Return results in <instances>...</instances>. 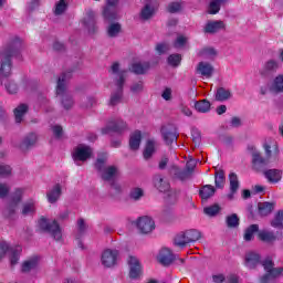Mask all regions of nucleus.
<instances>
[{"instance_id": "57", "label": "nucleus", "mask_w": 283, "mask_h": 283, "mask_svg": "<svg viewBox=\"0 0 283 283\" xmlns=\"http://www.w3.org/2000/svg\"><path fill=\"white\" fill-rule=\"evenodd\" d=\"M180 10H182V4L180 2H171L168 4V12L171 14L180 12Z\"/></svg>"}, {"instance_id": "32", "label": "nucleus", "mask_w": 283, "mask_h": 283, "mask_svg": "<svg viewBox=\"0 0 283 283\" xmlns=\"http://www.w3.org/2000/svg\"><path fill=\"white\" fill-rule=\"evenodd\" d=\"M186 233V240L188 244H191V242H198L202 238V233L196 229H190L184 231Z\"/></svg>"}, {"instance_id": "28", "label": "nucleus", "mask_w": 283, "mask_h": 283, "mask_svg": "<svg viewBox=\"0 0 283 283\" xmlns=\"http://www.w3.org/2000/svg\"><path fill=\"white\" fill-rule=\"evenodd\" d=\"M269 90L272 94H280L283 92V75H277L270 84Z\"/></svg>"}, {"instance_id": "30", "label": "nucleus", "mask_w": 283, "mask_h": 283, "mask_svg": "<svg viewBox=\"0 0 283 283\" xmlns=\"http://www.w3.org/2000/svg\"><path fill=\"white\" fill-rule=\"evenodd\" d=\"M154 185L158 191H161V193H167V191H169V182L165 181L160 175L154 177Z\"/></svg>"}, {"instance_id": "59", "label": "nucleus", "mask_w": 283, "mask_h": 283, "mask_svg": "<svg viewBox=\"0 0 283 283\" xmlns=\"http://www.w3.org/2000/svg\"><path fill=\"white\" fill-rule=\"evenodd\" d=\"M52 133L55 136V138H62L63 136V127L60 125L52 126Z\"/></svg>"}, {"instance_id": "21", "label": "nucleus", "mask_w": 283, "mask_h": 283, "mask_svg": "<svg viewBox=\"0 0 283 283\" xmlns=\"http://www.w3.org/2000/svg\"><path fill=\"white\" fill-rule=\"evenodd\" d=\"M271 163L266 157H262V155L258 150L252 151V165L254 169L260 170L262 167H266Z\"/></svg>"}, {"instance_id": "5", "label": "nucleus", "mask_w": 283, "mask_h": 283, "mask_svg": "<svg viewBox=\"0 0 283 283\" xmlns=\"http://www.w3.org/2000/svg\"><path fill=\"white\" fill-rule=\"evenodd\" d=\"M38 227L41 229V231H48L56 240L57 242H61L63 238V232L61 231V227L59 226V222L56 220L49 221L45 218H41L38 221Z\"/></svg>"}, {"instance_id": "11", "label": "nucleus", "mask_w": 283, "mask_h": 283, "mask_svg": "<svg viewBox=\"0 0 283 283\" xmlns=\"http://www.w3.org/2000/svg\"><path fill=\"white\" fill-rule=\"evenodd\" d=\"M263 148L265 151V158L270 163H277V158H280V147L277 146V142L274 139H268L263 144Z\"/></svg>"}, {"instance_id": "9", "label": "nucleus", "mask_w": 283, "mask_h": 283, "mask_svg": "<svg viewBox=\"0 0 283 283\" xmlns=\"http://www.w3.org/2000/svg\"><path fill=\"white\" fill-rule=\"evenodd\" d=\"M93 150L90 146L80 144L73 150V160L77 166H81V163H85L88 158H92Z\"/></svg>"}, {"instance_id": "35", "label": "nucleus", "mask_w": 283, "mask_h": 283, "mask_svg": "<svg viewBox=\"0 0 283 283\" xmlns=\"http://www.w3.org/2000/svg\"><path fill=\"white\" fill-rule=\"evenodd\" d=\"M229 0H210V4L208 8L209 14H218L220 12V8L223 3H227Z\"/></svg>"}, {"instance_id": "39", "label": "nucleus", "mask_w": 283, "mask_h": 283, "mask_svg": "<svg viewBox=\"0 0 283 283\" xmlns=\"http://www.w3.org/2000/svg\"><path fill=\"white\" fill-rule=\"evenodd\" d=\"M27 113H28V105L20 104L14 109L15 123H21V120H23V116H25Z\"/></svg>"}, {"instance_id": "13", "label": "nucleus", "mask_w": 283, "mask_h": 283, "mask_svg": "<svg viewBox=\"0 0 283 283\" xmlns=\"http://www.w3.org/2000/svg\"><path fill=\"white\" fill-rule=\"evenodd\" d=\"M118 0H107V4L104 8L103 17L106 21H116L118 19Z\"/></svg>"}, {"instance_id": "56", "label": "nucleus", "mask_w": 283, "mask_h": 283, "mask_svg": "<svg viewBox=\"0 0 283 283\" xmlns=\"http://www.w3.org/2000/svg\"><path fill=\"white\" fill-rule=\"evenodd\" d=\"M191 176V172L189 170H180V169H175V178H178V180H187Z\"/></svg>"}, {"instance_id": "47", "label": "nucleus", "mask_w": 283, "mask_h": 283, "mask_svg": "<svg viewBox=\"0 0 283 283\" xmlns=\"http://www.w3.org/2000/svg\"><path fill=\"white\" fill-rule=\"evenodd\" d=\"M273 203L271 202H263L259 203V212L261 216H269L271 211H273Z\"/></svg>"}, {"instance_id": "23", "label": "nucleus", "mask_w": 283, "mask_h": 283, "mask_svg": "<svg viewBox=\"0 0 283 283\" xmlns=\"http://www.w3.org/2000/svg\"><path fill=\"white\" fill-rule=\"evenodd\" d=\"M96 13L92 10L86 11V15L83 20V24L87 27L88 32L92 34L94 33V30H96V20H95Z\"/></svg>"}, {"instance_id": "27", "label": "nucleus", "mask_w": 283, "mask_h": 283, "mask_svg": "<svg viewBox=\"0 0 283 283\" xmlns=\"http://www.w3.org/2000/svg\"><path fill=\"white\" fill-rule=\"evenodd\" d=\"M277 67H280V63H277V61L269 60L264 63L261 70V74L262 76H269V74H271L272 72H276Z\"/></svg>"}, {"instance_id": "16", "label": "nucleus", "mask_w": 283, "mask_h": 283, "mask_svg": "<svg viewBox=\"0 0 283 283\" xmlns=\"http://www.w3.org/2000/svg\"><path fill=\"white\" fill-rule=\"evenodd\" d=\"M161 136L166 145H171V143L178 140V130L174 125H166L161 128Z\"/></svg>"}, {"instance_id": "46", "label": "nucleus", "mask_w": 283, "mask_h": 283, "mask_svg": "<svg viewBox=\"0 0 283 283\" xmlns=\"http://www.w3.org/2000/svg\"><path fill=\"white\" fill-rule=\"evenodd\" d=\"M189 241H187V234L185 232H180L175 237V247H187Z\"/></svg>"}, {"instance_id": "25", "label": "nucleus", "mask_w": 283, "mask_h": 283, "mask_svg": "<svg viewBox=\"0 0 283 283\" xmlns=\"http://www.w3.org/2000/svg\"><path fill=\"white\" fill-rule=\"evenodd\" d=\"M266 180L272 182V185H277L282 180V170L280 169H269L264 172Z\"/></svg>"}, {"instance_id": "26", "label": "nucleus", "mask_w": 283, "mask_h": 283, "mask_svg": "<svg viewBox=\"0 0 283 283\" xmlns=\"http://www.w3.org/2000/svg\"><path fill=\"white\" fill-rule=\"evenodd\" d=\"M143 140V134L140 130H135L129 138V147L133 151L140 149V142Z\"/></svg>"}, {"instance_id": "22", "label": "nucleus", "mask_w": 283, "mask_h": 283, "mask_svg": "<svg viewBox=\"0 0 283 283\" xmlns=\"http://www.w3.org/2000/svg\"><path fill=\"white\" fill-rule=\"evenodd\" d=\"M158 147V142L155 139H148L146 142L144 151H143V156L145 158V160H149V158H151V156H154V154H156V148Z\"/></svg>"}, {"instance_id": "3", "label": "nucleus", "mask_w": 283, "mask_h": 283, "mask_svg": "<svg viewBox=\"0 0 283 283\" xmlns=\"http://www.w3.org/2000/svg\"><path fill=\"white\" fill-rule=\"evenodd\" d=\"M70 78H72V73H64L57 80L56 95L61 96L64 109H71V107H74V99L72 98V95L67 93L65 87Z\"/></svg>"}, {"instance_id": "38", "label": "nucleus", "mask_w": 283, "mask_h": 283, "mask_svg": "<svg viewBox=\"0 0 283 283\" xmlns=\"http://www.w3.org/2000/svg\"><path fill=\"white\" fill-rule=\"evenodd\" d=\"M258 231H260V227L258 224H251L248 227L243 235L245 242H251V240H253L254 233H258Z\"/></svg>"}, {"instance_id": "53", "label": "nucleus", "mask_w": 283, "mask_h": 283, "mask_svg": "<svg viewBox=\"0 0 283 283\" xmlns=\"http://www.w3.org/2000/svg\"><path fill=\"white\" fill-rule=\"evenodd\" d=\"M203 212L206 213V216H210V217L218 216V213H220V206L213 205L210 207H206L203 209Z\"/></svg>"}, {"instance_id": "12", "label": "nucleus", "mask_w": 283, "mask_h": 283, "mask_svg": "<svg viewBox=\"0 0 283 283\" xmlns=\"http://www.w3.org/2000/svg\"><path fill=\"white\" fill-rule=\"evenodd\" d=\"M127 264L130 280H138V277L143 275V264H140V260L134 255H130L128 256Z\"/></svg>"}, {"instance_id": "55", "label": "nucleus", "mask_w": 283, "mask_h": 283, "mask_svg": "<svg viewBox=\"0 0 283 283\" xmlns=\"http://www.w3.org/2000/svg\"><path fill=\"white\" fill-rule=\"evenodd\" d=\"M4 87L8 92V94H17V92H19V85H17L14 83V81H8L6 84H4Z\"/></svg>"}, {"instance_id": "7", "label": "nucleus", "mask_w": 283, "mask_h": 283, "mask_svg": "<svg viewBox=\"0 0 283 283\" xmlns=\"http://www.w3.org/2000/svg\"><path fill=\"white\" fill-rule=\"evenodd\" d=\"M23 249L21 245H15V247H9L6 241H0V260L8 253L11 262V266H14L17 262H19V256L21 255V252Z\"/></svg>"}, {"instance_id": "36", "label": "nucleus", "mask_w": 283, "mask_h": 283, "mask_svg": "<svg viewBox=\"0 0 283 283\" xmlns=\"http://www.w3.org/2000/svg\"><path fill=\"white\" fill-rule=\"evenodd\" d=\"M199 193L202 200H209L216 193V188L211 185H206L200 189Z\"/></svg>"}, {"instance_id": "14", "label": "nucleus", "mask_w": 283, "mask_h": 283, "mask_svg": "<svg viewBox=\"0 0 283 283\" xmlns=\"http://www.w3.org/2000/svg\"><path fill=\"white\" fill-rule=\"evenodd\" d=\"M156 10H158V1L146 0L145 6L139 14L142 21H149V19L156 14Z\"/></svg>"}, {"instance_id": "52", "label": "nucleus", "mask_w": 283, "mask_h": 283, "mask_svg": "<svg viewBox=\"0 0 283 283\" xmlns=\"http://www.w3.org/2000/svg\"><path fill=\"white\" fill-rule=\"evenodd\" d=\"M271 226L275 229H280L283 227V211H279L274 217V220L271 222Z\"/></svg>"}, {"instance_id": "41", "label": "nucleus", "mask_w": 283, "mask_h": 283, "mask_svg": "<svg viewBox=\"0 0 283 283\" xmlns=\"http://www.w3.org/2000/svg\"><path fill=\"white\" fill-rule=\"evenodd\" d=\"M36 211V206L34 201L24 202L22 205L21 213L22 216H32Z\"/></svg>"}, {"instance_id": "1", "label": "nucleus", "mask_w": 283, "mask_h": 283, "mask_svg": "<svg viewBox=\"0 0 283 283\" xmlns=\"http://www.w3.org/2000/svg\"><path fill=\"white\" fill-rule=\"evenodd\" d=\"M111 74L115 81L116 91L112 93L108 105H118L123 101V85H125V78H127V71L120 69V64L115 62L111 66Z\"/></svg>"}, {"instance_id": "15", "label": "nucleus", "mask_w": 283, "mask_h": 283, "mask_svg": "<svg viewBox=\"0 0 283 283\" xmlns=\"http://www.w3.org/2000/svg\"><path fill=\"white\" fill-rule=\"evenodd\" d=\"M136 227L144 234L151 233L156 229V222L150 217H142L137 220Z\"/></svg>"}, {"instance_id": "40", "label": "nucleus", "mask_w": 283, "mask_h": 283, "mask_svg": "<svg viewBox=\"0 0 283 283\" xmlns=\"http://www.w3.org/2000/svg\"><path fill=\"white\" fill-rule=\"evenodd\" d=\"M195 108L197 112H200L201 114H207L209 109H211V103L207 99H202L200 102H196Z\"/></svg>"}, {"instance_id": "50", "label": "nucleus", "mask_w": 283, "mask_h": 283, "mask_svg": "<svg viewBox=\"0 0 283 283\" xmlns=\"http://www.w3.org/2000/svg\"><path fill=\"white\" fill-rule=\"evenodd\" d=\"M143 196H145V191L143 190V188H133L129 192V197L132 198V200H140L143 198Z\"/></svg>"}, {"instance_id": "17", "label": "nucleus", "mask_w": 283, "mask_h": 283, "mask_svg": "<svg viewBox=\"0 0 283 283\" xmlns=\"http://www.w3.org/2000/svg\"><path fill=\"white\" fill-rule=\"evenodd\" d=\"M196 70L197 74L203 78H211L213 72H216V69H213V65L209 62H199Z\"/></svg>"}, {"instance_id": "48", "label": "nucleus", "mask_w": 283, "mask_h": 283, "mask_svg": "<svg viewBox=\"0 0 283 283\" xmlns=\"http://www.w3.org/2000/svg\"><path fill=\"white\" fill-rule=\"evenodd\" d=\"M65 10H67V2L65 0H59L55 3L54 14L56 17H60V14L65 13Z\"/></svg>"}, {"instance_id": "58", "label": "nucleus", "mask_w": 283, "mask_h": 283, "mask_svg": "<svg viewBox=\"0 0 283 283\" xmlns=\"http://www.w3.org/2000/svg\"><path fill=\"white\" fill-rule=\"evenodd\" d=\"M12 168L9 165L0 164V176H10Z\"/></svg>"}, {"instance_id": "37", "label": "nucleus", "mask_w": 283, "mask_h": 283, "mask_svg": "<svg viewBox=\"0 0 283 283\" xmlns=\"http://www.w3.org/2000/svg\"><path fill=\"white\" fill-rule=\"evenodd\" d=\"M258 238H259V240H261V242H274L275 233H273L269 230H260L258 232Z\"/></svg>"}, {"instance_id": "6", "label": "nucleus", "mask_w": 283, "mask_h": 283, "mask_svg": "<svg viewBox=\"0 0 283 283\" xmlns=\"http://www.w3.org/2000/svg\"><path fill=\"white\" fill-rule=\"evenodd\" d=\"M262 264L265 271V275L261 277V283L275 282V280H277V277H280L283 273V269L275 268L271 259H265Z\"/></svg>"}, {"instance_id": "19", "label": "nucleus", "mask_w": 283, "mask_h": 283, "mask_svg": "<svg viewBox=\"0 0 283 283\" xmlns=\"http://www.w3.org/2000/svg\"><path fill=\"white\" fill-rule=\"evenodd\" d=\"M125 129H127V123L118 119L116 123H109L106 127L102 128V134H109V132L122 134Z\"/></svg>"}, {"instance_id": "18", "label": "nucleus", "mask_w": 283, "mask_h": 283, "mask_svg": "<svg viewBox=\"0 0 283 283\" xmlns=\"http://www.w3.org/2000/svg\"><path fill=\"white\" fill-rule=\"evenodd\" d=\"M157 260L164 266H169V264H171V262H174L175 256L169 248H164L159 251V253L157 255Z\"/></svg>"}, {"instance_id": "61", "label": "nucleus", "mask_w": 283, "mask_h": 283, "mask_svg": "<svg viewBox=\"0 0 283 283\" xmlns=\"http://www.w3.org/2000/svg\"><path fill=\"white\" fill-rule=\"evenodd\" d=\"M201 55L206 56L207 59H213V56H216V50L211 48L203 49Z\"/></svg>"}, {"instance_id": "54", "label": "nucleus", "mask_w": 283, "mask_h": 283, "mask_svg": "<svg viewBox=\"0 0 283 283\" xmlns=\"http://www.w3.org/2000/svg\"><path fill=\"white\" fill-rule=\"evenodd\" d=\"M181 61H182V57L180 56V54H172V55H169L168 57V64L171 65L172 67H178Z\"/></svg>"}, {"instance_id": "60", "label": "nucleus", "mask_w": 283, "mask_h": 283, "mask_svg": "<svg viewBox=\"0 0 283 283\" xmlns=\"http://www.w3.org/2000/svg\"><path fill=\"white\" fill-rule=\"evenodd\" d=\"M10 193V186L0 182V198H6Z\"/></svg>"}, {"instance_id": "29", "label": "nucleus", "mask_w": 283, "mask_h": 283, "mask_svg": "<svg viewBox=\"0 0 283 283\" xmlns=\"http://www.w3.org/2000/svg\"><path fill=\"white\" fill-rule=\"evenodd\" d=\"M120 32H123V27L118 22H113L106 28V34L109 39H116Z\"/></svg>"}, {"instance_id": "42", "label": "nucleus", "mask_w": 283, "mask_h": 283, "mask_svg": "<svg viewBox=\"0 0 283 283\" xmlns=\"http://www.w3.org/2000/svg\"><path fill=\"white\" fill-rule=\"evenodd\" d=\"M38 140L36 134L32 133L29 136H27L22 144L21 149H28V147H32V145H35Z\"/></svg>"}, {"instance_id": "63", "label": "nucleus", "mask_w": 283, "mask_h": 283, "mask_svg": "<svg viewBox=\"0 0 283 283\" xmlns=\"http://www.w3.org/2000/svg\"><path fill=\"white\" fill-rule=\"evenodd\" d=\"M179 112H181V114H184V116H191L193 113L191 112V108H189L187 105L185 104H180L179 105Z\"/></svg>"}, {"instance_id": "4", "label": "nucleus", "mask_w": 283, "mask_h": 283, "mask_svg": "<svg viewBox=\"0 0 283 283\" xmlns=\"http://www.w3.org/2000/svg\"><path fill=\"white\" fill-rule=\"evenodd\" d=\"M107 156H101L95 163V168L99 171L101 178L106 181H112L118 176V168L115 166H105Z\"/></svg>"}, {"instance_id": "43", "label": "nucleus", "mask_w": 283, "mask_h": 283, "mask_svg": "<svg viewBox=\"0 0 283 283\" xmlns=\"http://www.w3.org/2000/svg\"><path fill=\"white\" fill-rule=\"evenodd\" d=\"M226 222L229 229H235V227L240 226V218H238L237 213H232L226 218Z\"/></svg>"}, {"instance_id": "24", "label": "nucleus", "mask_w": 283, "mask_h": 283, "mask_svg": "<svg viewBox=\"0 0 283 283\" xmlns=\"http://www.w3.org/2000/svg\"><path fill=\"white\" fill-rule=\"evenodd\" d=\"M220 30H224L223 21H209L205 27V32L208 34H216V32H220Z\"/></svg>"}, {"instance_id": "31", "label": "nucleus", "mask_w": 283, "mask_h": 283, "mask_svg": "<svg viewBox=\"0 0 283 283\" xmlns=\"http://www.w3.org/2000/svg\"><path fill=\"white\" fill-rule=\"evenodd\" d=\"M46 198L51 205H54V202L61 198V185L56 184L51 190H49Z\"/></svg>"}, {"instance_id": "33", "label": "nucleus", "mask_w": 283, "mask_h": 283, "mask_svg": "<svg viewBox=\"0 0 283 283\" xmlns=\"http://www.w3.org/2000/svg\"><path fill=\"white\" fill-rule=\"evenodd\" d=\"M130 70L134 74H145L149 70V62H135Z\"/></svg>"}, {"instance_id": "2", "label": "nucleus", "mask_w": 283, "mask_h": 283, "mask_svg": "<svg viewBox=\"0 0 283 283\" xmlns=\"http://www.w3.org/2000/svg\"><path fill=\"white\" fill-rule=\"evenodd\" d=\"M15 45H21V40L17 39L11 46H6L0 51V76L8 78L12 74V56H14Z\"/></svg>"}, {"instance_id": "49", "label": "nucleus", "mask_w": 283, "mask_h": 283, "mask_svg": "<svg viewBox=\"0 0 283 283\" xmlns=\"http://www.w3.org/2000/svg\"><path fill=\"white\" fill-rule=\"evenodd\" d=\"M229 180H230V191H238L240 189V181L238 180V175L234 172H231L229 175Z\"/></svg>"}, {"instance_id": "44", "label": "nucleus", "mask_w": 283, "mask_h": 283, "mask_svg": "<svg viewBox=\"0 0 283 283\" xmlns=\"http://www.w3.org/2000/svg\"><path fill=\"white\" fill-rule=\"evenodd\" d=\"M188 41H189L188 36L179 34L174 42V48H176L177 50H182L184 48H187Z\"/></svg>"}, {"instance_id": "62", "label": "nucleus", "mask_w": 283, "mask_h": 283, "mask_svg": "<svg viewBox=\"0 0 283 283\" xmlns=\"http://www.w3.org/2000/svg\"><path fill=\"white\" fill-rule=\"evenodd\" d=\"M130 92H133V94H140V92H143V82H137L133 84L130 87Z\"/></svg>"}, {"instance_id": "10", "label": "nucleus", "mask_w": 283, "mask_h": 283, "mask_svg": "<svg viewBox=\"0 0 283 283\" xmlns=\"http://www.w3.org/2000/svg\"><path fill=\"white\" fill-rule=\"evenodd\" d=\"M118 258H120V252L116 249H106L103 251L101 256L102 265L106 269H112L118 264Z\"/></svg>"}, {"instance_id": "45", "label": "nucleus", "mask_w": 283, "mask_h": 283, "mask_svg": "<svg viewBox=\"0 0 283 283\" xmlns=\"http://www.w3.org/2000/svg\"><path fill=\"white\" fill-rule=\"evenodd\" d=\"M36 266H39V260L31 259L22 264V271L23 273H28L29 271H32V269H36Z\"/></svg>"}, {"instance_id": "51", "label": "nucleus", "mask_w": 283, "mask_h": 283, "mask_svg": "<svg viewBox=\"0 0 283 283\" xmlns=\"http://www.w3.org/2000/svg\"><path fill=\"white\" fill-rule=\"evenodd\" d=\"M214 182L218 189H222V187H224V171L219 170L216 174Z\"/></svg>"}, {"instance_id": "20", "label": "nucleus", "mask_w": 283, "mask_h": 283, "mask_svg": "<svg viewBox=\"0 0 283 283\" xmlns=\"http://www.w3.org/2000/svg\"><path fill=\"white\" fill-rule=\"evenodd\" d=\"M261 256L258 252L250 251L245 253L244 256V266L247 269H255L260 264Z\"/></svg>"}, {"instance_id": "64", "label": "nucleus", "mask_w": 283, "mask_h": 283, "mask_svg": "<svg viewBox=\"0 0 283 283\" xmlns=\"http://www.w3.org/2000/svg\"><path fill=\"white\" fill-rule=\"evenodd\" d=\"M167 50H169V45H167L165 43H159L156 46V51L158 52V54H165V52H167Z\"/></svg>"}, {"instance_id": "8", "label": "nucleus", "mask_w": 283, "mask_h": 283, "mask_svg": "<svg viewBox=\"0 0 283 283\" xmlns=\"http://www.w3.org/2000/svg\"><path fill=\"white\" fill-rule=\"evenodd\" d=\"M28 188H17L11 195V201L7 206L8 216H12L15 213L17 209H19V205H21V200L25 196Z\"/></svg>"}, {"instance_id": "34", "label": "nucleus", "mask_w": 283, "mask_h": 283, "mask_svg": "<svg viewBox=\"0 0 283 283\" xmlns=\"http://www.w3.org/2000/svg\"><path fill=\"white\" fill-rule=\"evenodd\" d=\"M232 94L229 88L220 87L217 90L216 93V99L220 103H224V101H229L231 98Z\"/></svg>"}]
</instances>
